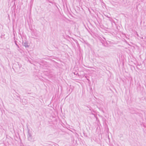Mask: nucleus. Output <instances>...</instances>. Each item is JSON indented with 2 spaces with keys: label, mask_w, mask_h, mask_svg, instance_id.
Here are the masks:
<instances>
[{
  "label": "nucleus",
  "mask_w": 146,
  "mask_h": 146,
  "mask_svg": "<svg viewBox=\"0 0 146 146\" xmlns=\"http://www.w3.org/2000/svg\"><path fill=\"white\" fill-rule=\"evenodd\" d=\"M23 46H25L26 48L28 47H29L28 42H23Z\"/></svg>",
  "instance_id": "nucleus-1"
},
{
  "label": "nucleus",
  "mask_w": 146,
  "mask_h": 146,
  "mask_svg": "<svg viewBox=\"0 0 146 146\" xmlns=\"http://www.w3.org/2000/svg\"><path fill=\"white\" fill-rule=\"evenodd\" d=\"M31 135L30 134V133H29L28 135V139L30 141H31Z\"/></svg>",
  "instance_id": "nucleus-2"
},
{
  "label": "nucleus",
  "mask_w": 146,
  "mask_h": 146,
  "mask_svg": "<svg viewBox=\"0 0 146 146\" xmlns=\"http://www.w3.org/2000/svg\"><path fill=\"white\" fill-rule=\"evenodd\" d=\"M15 44H16V45L18 47H19V46L15 42Z\"/></svg>",
  "instance_id": "nucleus-3"
}]
</instances>
